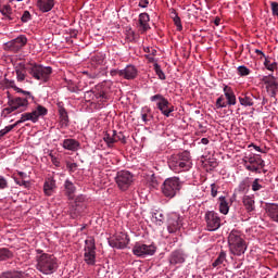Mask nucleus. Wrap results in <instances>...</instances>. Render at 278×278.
<instances>
[{
  "label": "nucleus",
  "mask_w": 278,
  "mask_h": 278,
  "mask_svg": "<svg viewBox=\"0 0 278 278\" xmlns=\"http://www.w3.org/2000/svg\"><path fill=\"white\" fill-rule=\"evenodd\" d=\"M215 108L217 110H223V108H227V102H225V96H220L219 98H217L215 102Z\"/></svg>",
  "instance_id": "nucleus-48"
},
{
  "label": "nucleus",
  "mask_w": 278,
  "mask_h": 278,
  "mask_svg": "<svg viewBox=\"0 0 278 278\" xmlns=\"http://www.w3.org/2000/svg\"><path fill=\"white\" fill-rule=\"evenodd\" d=\"M110 75L111 77H116V75H118V77H123V70L113 68L110 71Z\"/></svg>",
  "instance_id": "nucleus-57"
},
{
  "label": "nucleus",
  "mask_w": 278,
  "mask_h": 278,
  "mask_svg": "<svg viewBox=\"0 0 278 278\" xmlns=\"http://www.w3.org/2000/svg\"><path fill=\"white\" fill-rule=\"evenodd\" d=\"M156 223L157 225H164V214L162 213H156L155 214Z\"/></svg>",
  "instance_id": "nucleus-59"
},
{
  "label": "nucleus",
  "mask_w": 278,
  "mask_h": 278,
  "mask_svg": "<svg viewBox=\"0 0 278 278\" xmlns=\"http://www.w3.org/2000/svg\"><path fill=\"white\" fill-rule=\"evenodd\" d=\"M37 270L43 275H53L58 270V261L53 255L45 253L42 250H36Z\"/></svg>",
  "instance_id": "nucleus-2"
},
{
  "label": "nucleus",
  "mask_w": 278,
  "mask_h": 278,
  "mask_svg": "<svg viewBox=\"0 0 278 278\" xmlns=\"http://www.w3.org/2000/svg\"><path fill=\"white\" fill-rule=\"evenodd\" d=\"M9 105L10 108L4 109V112H7V114H12V112H16V110H20V112H25L27 108H29V101L17 97L10 100Z\"/></svg>",
  "instance_id": "nucleus-14"
},
{
  "label": "nucleus",
  "mask_w": 278,
  "mask_h": 278,
  "mask_svg": "<svg viewBox=\"0 0 278 278\" xmlns=\"http://www.w3.org/2000/svg\"><path fill=\"white\" fill-rule=\"evenodd\" d=\"M115 181L119 190L125 192V190H129L130 186L134 184V174L129 170H121L117 173Z\"/></svg>",
  "instance_id": "nucleus-10"
},
{
  "label": "nucleus",
  "mask_w": 278,
  "mask_h": 278,
  "mask_svg": "<svg viewBox=\"0 0 278 278\" xmlns=\"http://www.w3.org/2000/svg\"><path fill=\"white\" fill-rule=\"evenodd\" d=\"M25 45H27V36L25 35H20L15 39L7 42L8 49H10V51H13L14 53H18V51H21V49H23Z\"/></svg>",
  "instance_id": "nucleus-19"
},
{
  "label": "nucleus",
  "mask_w": 278,
  "mask_h": 278,
  "mask_svg": "<svg viewBox=\"0 0 278 278\" xmlns=\"http://www.w3.org/2000/svg\"><path fill=\"white\" fill-rule=\"evenodd\" d=\"M15 74H16L17 81H25V77H27V75L23 73V71L15 70Z\"/></svg>",
  "instance_id": "nucleus-55"
},
{
  "label": "nucleus",
  "mask_w": 278,
  "mask_h": 278,
  "mask_svg": "<svg viewBox=\"0 0 278 278\" xmlns=\"http://www.w3.org/2000/svg\"><path fill=\"white\" fill-rule=\"evenodd\" d=\"M153 66L155 75H157L159 79L164 81L166 79V74H164V71H162V66L157 62H155Z\"/></svg>",
  "instance_id": "nucleus-42"
},
{
  "label": "nucleus",
  "mask_w": 278,
  "mask_h": 278,
  "mask_svg": "<svg viewBox=\"0 0 278 278\" xmlns=\"http://www.w3.org/2000/svg\"><path fill=\"white\" fill-rule=\"evenodd\" d=\"M109 244L113 249H127V244H129V236L125 232H121L115 239L109 240Z\"/></svg>",
  "instance_id": "nucleus-17"
},
{
  "label": "nucleus",
  "mask_w": 278,
  "mask_h": 278,
  "mask_svg": "<svg viewBox=\"0 0 278 278\" xmlns=\"http://www.w3.org/2000/svg\"><path fill=\"white\" fill-rule=\"evenodd\" d=\"M186 262V255L184 254V251L176 250L172 252L169 256V264L177 266V264H184Z\"/></svg>",
  "instance_id": "nucleus-25"
},
{
  "label": "nucleus",
  "mask_w": 278,
  "mask_h": 278,
  "mask_svg": "<svg viewBox=\"0 0 278 278\" xmlns=\"http://www.w3.org/2000/svg\"><path fill=\"white\" fill-rule=\"evenodd\" d=\"M238 99L240 105H242L243 108H253L255 105V99H257V97L248 91L241 92Z\"/></svg>",
  "instance_id": "nucleus-21"
},
{
  "label": "nucleus",
  "mask_w": 278,
  "mask_h": 278,
  "mask_svg": "<svg viewBox=\"0 0 278 278\" xmlns=\"http://www.w3.org/2000/svg\"><path fill=\"white\" fill-rule=\"evenodd\" d=\"M151 103H156V109L161 111L166 118L170 117V114L175 112V106L166 99L162 93H156L150 97Z\"/></svg>",
  "instance_id": "nucleus-8"
},
{
  "label": "nucleus",
  "mask_w": 278,
  "mask_h": 278,
  "mask_svg": "<svg viewBox=\"0 0 278 278\" xmlns=\"http://www.w3.org/2000/svg\"><path fill=\"white\" fill-rule=\"evenodd\" d=\"M140 115H141V121L144 125H149V123H151V121H153L154 118L151 106H147V105L141 108Z\"/></svg>",
  "instance_id": "nucleus-27"
},
{
  "label": "nucleus",
  "mask_w": 278,
  "mask_h": 278,
  "mask_svg": "<svg viewBox=\"0 0 278 278\" xmlns=\"http://www.w3.org/2000/svg\"><path fill=\"white\" fill-rule=\"evenodd\" d=\"M122 77L127 80L136 79L138 77V68L136 65L129 64L122 70Z\"/></svg>",
  "instance_id": "nucleus-23"
},
{
  "label": "nucleus",
  "mask_w": 278,
  "mask_h": 278,
  "mask_svg": "<svg viewBox=\"0 0 278 278\" xmlns=\"http://www.w3.org/2000/svg\"><path fill=\"white\" fill-rule=\"evenodd\" d=\"M181 186H184V182H181L179 177H170L163 182L162 192L167 199H174V197H177V192L181 190Z\"/></svg>",
  "instance_id": "nucleus-7"
},
{
  "label": "nucleus",
  "mask_w": 278,
  "mask_h": 278,
  "mask_svg": "<svg viewBox=\"0 0 278 278\" xmlns=\"http://www.w3.org/2000/svg\"><path fill=\"white\" fill-rule=\"evenodd\" d=\"M27 71L33 79H37V81H42V84H47V81L51 79V75L53 74L52 66H45L38 63L30 64V67H28Z\"/></svg>",
  "instance_id": "nucleus-5"
},
{
  "label": "nucleus",
  "mask_w": 278,
  "mask_h": 278,
  "mask_svg": "<svg viewBox=\"0 0 278 278\" xmlns=\"http://www.w3.org/2000/svg\"><path fill=\"white\" fill-rule=\"evenodd\" d=\"M25 273L18 270H8L0 275V278H24Z\"/></svg>",
  "instance_id": "nucleus-34"
},
{
  "label": "nucleus",
  "mask_w": 278,
  "mask_h": 278,
  "mask_svg": "<svg viewBox=\"0 0 278 278\" xmlns=\"http://www.w3.org/2000/svg\"><path fill=\"white\" fill-rule=\"evenodd\" d=\"M53 190H55V180L49 178L43 185V192L47 197H51V194H53Z\"/></svg>",
  "instance_id": "nucleus-33"
},
{
  "label": "nucleus",
  "mask_w": 278,
  "mask_h": 278,
  "mask_svg": "<svg viewBox=\"0 0 278 278\" xmlns=\"http://www.w3.org/2000/svg\"><path fill=\"white\" fill-rule=\"evenodd\" d=\"M264 66L267 71H270L271 73H275V71H278V63L277 62H270L268 60V56L265 58Z\"/></svg>",
  "instance_id": "nucleus-41"
},
{
  "label": "nucleus",
  "mask_w": 278,
  "mask_h": 278,
  "mask_svg": "<svg viewBox=\"0 0 278 278\" xmlns=\"http://www.w3.org/2000/svg\"><path fill=\"white\" fill-rule=\"evenodd\" d=\"M261 81L265 85V90L271 99H277L278 80L273 74L263 76Z\"/></svg>",
  "instance_id": "nucleus-11"
},
{
  "label": "nucleus",
  "mask_w": 278,
  "mask_h": 278,
  "mask_svg": "<svg viewBox=\"0 0 278 278\" xmlns=\"http://www.w3.org/2000/svg\"><path fill=\"white\" fill-rule=\"evenodd\" d=\"M266 213L270 220H273L274 223H278V204H267Z\"/></svg>",
  "instance_id": "nucleus-30"
},
{
  "label": "nucleus",
  "mask_w": 278,
  "mask_h": 278,
  "mask_svg": "<svg viewBox=\"0 0 278 278\" xmlns=\"http://www.w3.org/2000/svg\"><path fill=\"white\" fill-rule=\"evenodd\" d=\"M112 90V81L104 80L98 84L92 90L85 92V101L90 103L94 110H103L110 101V92Z\"/></svg>",
  "instance_id": "nucleus-1"
},
{
  "label": "nucleus",
  "mask_w": 278,
  "mask_h": 278,
  "mask_svg": "<svg viewBox=\"0 0 278 278\" xmlns=\"http://www.w3.org/2000/svg\"><path fill=\"white\" fill-rule=\"evenodd\" d=\"M139 8H149V0H139Z\"/></svg>",
  "instance_id": "nucleus-64"
},
{
  "label": "nucleus",
  "mask_w": 278,
  "mask_h": 278,
  "mask_svg": "<svg viewBox=\"0 0 278 278\" xmlns=\"http://www.w3.org/2000/svg\"><path fill=\"white\" fill-rule=\"evenodd\" d=\"M169 168L175 173L186 172L192 168V161L190 160V152L184 151L182 153L175 154L169 159Z\"/></svg>",
  "instance_id": "nucleus-4"
},
{
  "label": "nucleus",
  "mask_w": 278,
  "mask_h": 278,
  "mask_svg": "<svg viewBox=\"0 0 278 278\" xmlns=\"http://www.w3.org/2000/svg\"><path fill=\"white\" fill-rule=\"evenodd\" d=\"M55 5V0H38L37 8L40 12H51Z\"/></svg>",
  "instance_id": "nucleus-26"
},
{
  "label": "nucleus",
  "mask_w": 278,
  "mask_h": 278,
  "mask_svg": "<svg viewBox=\"0 0 278 278\" xmlns=\"http://www.w3.org/2000/svg\"><path fill=\"white\" fill-rule=\"evenodd\" d=\"M26 121H31V115L29 113H23L15 125H21V123H25Z\"/></svg>",
  "instance_id": "nucleus-51"
},
{
  "label": "nucleus",
  "mask_w": 278,
  "mask_h": 278,
  "mask_svg": "<svg viewBox=\"0 0 278 278\" xmlns=\"http://www.w3.org/2000/svg\"><path fill=\"white\" fill-rule=\"evenodd\" d=\"M237 73L240 77H248V75H251V70L245 65H240L237 67Z\"/></svg>",
  "instance_id": "nucleus-44"
},
{
  "label": "nucleus",
  "mask_w": 278,
  "mask_h": 278,
  "mask_svg": "<svg viewBox=\"0 0 278 278\" xmlns=\"http://www.w3.org/2000/svg\"><path fill=\"white\" fill-rule=\"evenodd\" d=\"M85 244V262L89 266H94L97 262V245L94 244L93 239L86 240Z\"/></svg>",
  "instance_id": "nucleus-12"
},
{
  "label": "nucleus",
  "mask_w": 278,
  "mask_h": 278,
  "mask_svg": "<svg viewBox=\"0 0 278 278\" xmlns=\"http://www.w3.org/2000/svg\"><path fill=\"white\" fill-rule=\"evenodd\" d=\"M86 212V204H75L73 203L70 207V215L72 218H77Z\"/></svg>",
  "instance_id": "nucleus-28"
},
{
  "label": "nucleus",
  "mask_w": 278,
  "mask_h": 278,
  "mask_svg": "<svg viewBox=\"0 0 278 278\" xmlns=\"http://www.w3.org/2000/svg\"><path fill=\"white\" fill-rule=\"evenodd\" d=\"M174 22V25L176 26L177 31H184V25L181 24V17H175L172 20Z\"/></svg>",
  "instance_id": "nucleus-50"
},
{
  "label": "nucleus",
  "mask_w": 278,
  "mask_h": 278,
  "mask_svg": "<svg viewBox=\"0 0 278 278\" xmlns=\"http://www.w3.org/2000/svg\"><path fill=\"white\" fill-rule=\"evenodd\" d=\"M144 53H150L149 55H157V50L153 48H144Z\"/></svg>",
  "instance_id": "nucleus-61"
},
{
  "label": "nucleus",
  "mask_w": 278,
  "mask_h": 278,
  "mask_svg": "<svg viewBox=\"0 0 278 278\" xmlns=\"http://www.w3.org/2000/svg\"><path fill=\"white\" fill-rule=\"evenodd\" d=\"M132 253L134 255H137V257H147V255H153L155 253V245L136 243L132 248Z\"/></svg>",
  "instance_id": "nucleus-15"
},
{
  "label": "nucleus",
  "mask_w": 278,
  "mask_h": 278,
  "mask_svg": "<svg viewBox=\"0 0 278 278\" xmlns=\"http://www.w3.org/2000/svg\"><path fill=\"white\" fill-rule=\"evenodd\" d=\"M86 201V197L85 195H78L76 199H75V204L76 205H86V203H84Z\"/></svg>",
  "instance_id": "nucleus-58"
},
{
  "label": "nucleus",
  "mask_w": 278,
  "mask_h": 278,
  "mask_svg": "<svg viewBox=\"0 0 278 278\" xmlns=\"http://www.w3.org/2000/svg\"><path fill=\"white\" fill-rule=\"evenodd\" d=\"M219 212L220 214H229V202H227V198L225 197H219Z\"/></svg>",
  "instance_id": "nucleus-36"
},
{
  "label": "nucleus",
  "mask_w": 278,
  "mask_h": 278,
  "mask_svg": "<svg viewBox=\"0 0 278 278\" xmlns=\"http://www.w3.org/2000/svg\"><path fill=\"white\" fill-rule=\"evenodd\" d=\"M102 140H125V135L123 132H116V130L103 131Z\"/></svg>",
  "instance_id": "nucleus-29"
},
{
  "label": "nucleus",
  "mask_w": 278,
  "mask_h": 278,
  "mask_svg": "<svg viewBox=\"0 0 278 278\" xmlns=\"http://www.w3.org/2000/svg\"><path fill=\"white\" fill-rule=\"evenodd\" d=\"M63 147L67 149V151H77V149H79V142L76 140H64Z\"/></svg>",
  "instance_id": "nucleus-37"
},
{
  "label": "nucleus",
  "mask_w": 278,
  "mask_h": 278,
  "mask_svg": "<svg viewBox=\"0 0 278 278\" xmlns=\"http://www.w3.org/2000/svg\"><path fill=\"white\" fill-rule=\"evenodd\" d=\"M14 127H16V124L5 126L3 129H1L0 130V138H3V136H5V134H10V131H12V129H14Z\"/></svg>",
  "instance_id": "nucleus-49"
},
{
  "label": "nucleus",
  "mask_w": 278,
  "mask_h": 278,
  "mask_svg": "<svg viewBox=\"0 0 278 278\" xmlns=\"http://www.w3.org/2000/svg\"><path fill=\"white\" fill-rule=\"evenodd\" d=\"M114 142H116V140H100L98 141V149H102V150H106L112 149V147H114Z\"/></svg>",
  "instance_id": "nucleus-40"
},
{
  "label": "nucleus",
  "mask_w": 278,
  "mask_h": 278,
  "mask_svg": "<svg viewBox=\"0 0 278 278\" xmlns=\"http://www.w3.org/2000/svg\"><path fill=\"white\" fill-rule=\"evenodd\" d=\"M14 257V253L10 251L8 248H0V262H8V260H12Z\"/></svg>",
  "instance_id": "nucleus-35"
},
{
  "label": "nucleus",
  "mask_w": 278,
  "mask_h": 278,
  "mask_svg": "<svg viewBox=\"0 0 278 278\" xmlns=\"http://www.w3.org/2000/svg\"><path fill=\"white\" fill-rule=\"evenodd\" d=\"M0 13L2 14V21H8L10 14H12V7L10 4H4L0 7Z\"/></svg>",
  "instance_id": "nucleus-38"
},
{
  "label": "nucleus",
  "mask_w": 278,
  "mask_h": 278,
  "mask_svg": "<svg viewBox=\"0 0 278 278\" xmlns=\"http://www.w3.org/2000/svg\"><path fill=\"white\" fill-rule=\"evenodd\" d=\"M252 190L253 192L262 190V185H260V178H255L254 181L252 182Z\"/></svg>",
  "instance_id": "nucleus-53"
},
{
  "label": "nucleus",
  "mask_w": 278,
  "mask_h": 278,
  "mask_svg": "<svg viewBox=\"0 0 278 278\" xmlns=\"http://www.w3.org/2000/svg\"><path fill=\"white\" fill-rule=\"evenodd\" d=\"M33 18H34V15H31V13L28 10L23 11L22 14L20 13V21L22 24H27Z\"/></svg>",
  "instance_id": "nucleus-39"
},
{
  "label": "nucleus",
  "mask_w": 278,
  "mask_h": 278,
  "mask_svg": "<svg viewBox=\"0 0 278 278\" xmlns=\"http://www.w3.org/2000/svg\"><path fill=\"white\" fill-rule=\"evenodd\" d=\"M224 97H226V105H236L238 101L236 100V93L233 92V89L227 85H224Z\"/></svg>",
  "instance_id": "nucleus-24"
},
{
  "label": "nucleus",
  "mask_w": 278,
  "mask_h": 278,
  "mask_svg": "<svg viewBox=\"0 0 278 278\" xmlns=\"http://www.w3.org/2000/svg\"><path fill=\"white\" fill-rule=\"evenodd\" d=\"M58 112H59V125L61 129H66L68 125L71 124V119L68 118V112L66 111V108H64V102H58Z\"/></svg>",
  "instance_id": "nucleus-18"
},
{
  "label": "nucleus",
  "mask_w": 278,
  "mask_h": 278,
  "mask_svg": "<svg viewBox=\"0 0 278 278\" xmlns=\"http://www.w3.org/2000/svg\"><path fill=\"white\" fill-rule=\"evenodd\" d=\"M150 21H151V16L149 15V13L143 12L139 14L138 28H139V31H141V34H147V31L151 29V25L149 24Z\"/></svg>",
  "instance_id": "nucleus-20"
},
{
  "label": "nucleus",
  "mask_w": 278,
  "mask_h": 278,
  "mask_svg": "<svg viewBox=\"0 0 278 278\" xmlns=\"http://www.w3.org/2000/svg\"><path fill=\"white\" fill-rule=\"evenodd\" d=\"M8 188V180L3 176H0V190H5Z\"/></svg>",
  "instance_id": "nucleus-60"
},
{
  "label": "nucleus",
  "mask_w": 278,
  "mask_h": 278,
  "mask_svg": "<svg viewBox=\"0 0 278 278\" xmlns=\"http://www.w3.org/2000/svg\"><path fill=\"white\" fill-rule=\"evenodd\" d=\"M227 260V253L225 251H222L218 255V257L215 260V262L212 264L213 268H216L217 266H220L223 262Z\"/></svg>",
  "instance_id": "nucleus-43"
},
{
  "label": "nucleus",
  "mask_w": 278,
  "mask_h": 278,
  "mask_svg": "<svg viewBox=\"0 0 278 278\" xmlns=\"http://www.w3.org/2000/svg\"><path fill=\"white\" fill-rule=\"evenodd\" d=\"M146 60H148V62L150 63V64H155V62H157L156 60H155V55H152V54H146Z\"/></svg>",
  "instance_id": "nucleus-62"
},
{
  "label": "nucleus",
  "mask_w": 278,
  "mask_h": 278,
  "mask_svg": "<svg viewBox=\"0 0 278 278\" xmlns=\"http://www.w3.org/2000/svg\"><path fill=\"white\" fill-rule=\"evenodd\" d=\"M218 194V186L216 184L211 185V197L216 198Z\"/></svg>",
  "instance_id": "nucleus-56"
},
{
  "label": "nucleus",
  "mask_w": 278,
  "mask_h": 278,
  "mask_svg": "<svg viewBox=\"0 0 278 278\" xmlns=\"http://www.w3.org/2000/svg\"><path fill=\"white\" fill-rule=\"evenodd\" d=\"M64 188H65V195L70 201H73L75 199V192H77V188L71 180H65L64 182Z\"/></svg>",
  "instance_id": "nucleus-31"
},
{
  "label": "nucleus",
  "mask_w": 278,
  "mask_h": 278,
  "mask_svg": "<svg viewBox=\"0 0 278 278\" xmlns=\"http://www.w3.org/2000/svg\"><path fill=\"white\" fill-rule=\"evenodd\" d=\"M169 16L172 20H174L175 17L176 18L179 17V14L177 13V10L172 8V9H169Z\"/></svg>",
  "instance_id": "nucleus-63"
},
{
  "label": "nucleus",
  "mask_w": 278,
  "mask_h": 278,
  "mask_svg": "<svg viewBox=\"0 0 278 278\" xmlns=\"http://www.w3.org/2000/svg\"><path fill=\"white\" fill-rule=\"evenodd\" d=\"M242 203L247 212H255V200L251 195L243 197Z\"/></svg>",
  "instance_id": "nucleus-32"
},
{
  "label": "nucleus",
  "mask_w": 278,
  "mask_h": 278,
  "mask_svg": "<svg viewBox=\"0 0 278 278\" xmlns=\"http://www.w3.org/2000/svg\"><path fill=\"white\" fill-rule=\"evenodd\" d=\"M9 16L10 17H7V21H10L11 23H18L21 13L12 10Z\"/></svg>",
  "instance_id": "nucleus-47"
},
{
  "label": "nucleus",
  "mask_w": 278,
  "mask_h": 278,
  "mask_svg": "<svg viewBox=\"0 0 278 278\" xmlns=\"http://www.w3.org/2000/svg\"><path fill=\"white\" fill-rule=\"evenodd\" d=\"M206 227L208 231H216L220 229V217L218 213L210 211L205 214Z\"/></svg>",
  "instance_id": "nucleus-16"
},
{
  "label": "nucleus",
  "mask_w": 278,
  "mask_h": 278,
  "mask_svg": "<svg viewBox=\"0 0 278 278\" xmlns=\"http://www.w3.org/2000/svg\"><path fill=\"white\" fill-rule=\"evenodd\" d=\"M228 244L230 252L232 255H244L247 252V242H244V239H242V235H240V231L232 230L228 236Z\"/></svg>",
  "instance_id": "nucleus-6"
},
{
  "label": "nucleus",
  "mask_w": 278,
  "mask_h": 278,
  "mask_svg": "<svg viewBox=\"0 0 278 278\" xmlns=\"http://www.w3.org/2000/svg\"><path fill=\"white\" fill-rule=\"evenodd\" d=\"M105 54L99 52L91 56L89 70L84 71L83 75H87L89 79H99V77L105 75Z\"/></svg>",
  "instance_id": "nucleus-3"
},
{
  "label": "nucleus",
  "mask_w": 278,
  "mask_h": 278,
  "mask_svg": "<svg viewBox=\"0 0 278 278\" xmlns=\"http://www.w3.org/2000/svg\"><path fill=\"white\" fill-rule=\"evenodd\" d=\"M2 84H3V86L7 90H9V88H12L13 90L16 91V88H18L14 80H11V79H8V78H4Z\"/></svg>",
  "instance_id": "nucleus-46"
},
{
  "label": "nucleus",
  "mask_w": 278,
  "mask_h": 278,
  "mask_svg": "<svg viewBox=\"0 0 278 278\" xmlns=\"http://www.w3.org/2000/svg\"><path fill=\"white\" fill-rule=\"evenodd\" d=\"M242 162L245 170H250V173H262L261 169L266 166V163L262 160V156L255 154L244 156Z\"/></svg>",
  "instance_id": "nucleus-9"
},
{
  "label": "nucleus",
  "mask_w": 278,
  "mask_h": 278,
  "mask_svg": "<svg viewBox=\"0 0 278 278\" xmlns=\"http://www.w3.org/2000/svg\"><path fill=\"white\" fill-rule=\"evenodd\" d=\"M14 181L17 186H24V188H28L29 187V182L25 181L23 178H18V177H14Z\"/></svg>",
  "instance_id": "nucleus-54"
},
{
  "label": "nucleus",
  "mask_w": 278,
  "mask_h": 278,
  "mask_svg": "<svg viewBox=\"0 0 278 278\" xmlns=\"http://www.w3.org/2000/svg\"><path fill=\"white\" fill-rule=\"evenodd\" d=\"M49 110L41 104H38L36 110L29 113L31 123H38L40 116H47Z\"/></svg>",
  "instance_id": "nucleus-22"
},
{
  "label": "nucleus",
  "mask_w": 278,
  "mask_h": 278,
  "mask_svg": "<svg viewBox=\"0 0 278 278\" xmlns=\"http://www.w3.org/2000/svg\"><path fill=\"white\" fill-rule=\"evenodd\" d=\"M181 227H184V217L179 213L169 214L167 218L168 233H177Z\"/></svg>",
  "instance_id": "nucleus-13"
},
{
  "label": "nucleus",
  "mask_w": 278,
  "mask_h": 278,
  "mask_svg": "<svg viewBox=\"0 0 278 278\" xmlns=\"http://www.w3.org/2000/svg\"><path fill=\"white\" fill-rule=\"evenodd\" d=\"M15 92H18L21 94H24L25 98H22V99H25L26 101H29V99H31V101H34V99H36V97H34V94H31L30 91H25L23 90L22 88H16Z\"/></svg>",
  "instance_id": "nucleus-45"
},
{
  "label": "nucleus",
  "mask_w": 278,
  "mask_h": 278,
  "mask_svg": "<svg viewBox=\"0 0 278 278\" xmlns=\"http://www.w3.org/2000/svg\"><path fill=\"white\" fill-rule=\"evenodd\" d=\"M270 9H271V14L273 16L278 17V2L277 1H270Z\"/></svg>",
  "instance_id": "nucleus-52"
}]
</instances>
